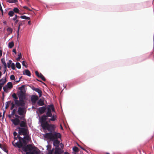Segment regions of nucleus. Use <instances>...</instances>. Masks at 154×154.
I'll return each mask as SVG.
<instances>
[{"label":"nucleus","mask_w":154,"mask_h":154,"mask_svg":"<svg viewBox=\"0 0 154 154\" xmlns=\"http://www.w3.org/2000/svg\"><path fill=\"white\" fill-rule=\"evenodd\" d=\"M17 2V0H13V3H16Z\"/></svg>","instance_id":"864d4df0"},{"label":"nucleus","mask_w":154,"mask_h":154,"mask_svg":"<svg viewBox=\"0 0 154 154\" xmlns=\"http://www.w3.org/2000/svg\"><path fill=\"white\" fill-rule=\"evenodd\" d=\"M18 57L17 59L18 61H19L20 59L22 58V55L21 53H20L18 55Z\"/></svg>","instance_id":"e433bc0d"},{"label":"nucleus","mask_w":154,"mask_h":154,"mask_svg":"<svg viewBox=\"0 0 154 154\" xmlns=\"http://www.w3.org/2000/svg\"><path fill=\"white\" fill-rule=\"evenodd\" d=\"M12 116H13V115H11H11H10V114L8 116V117L9 118H11V117Z\"/></svg>","instance_id":"6e6d98bb"},{"label":"nucleus","mask_w":154,"mask_h":154,"mask_svg":"<svg viewBox=\"0 0 154 154\" xmlns=\"http://www.w3.org/2000/svg\"><path fill=\"white\" fill-rule=\"evenodd\" d=\"M18 136H20V135L19 134L18 135L17 137H16V136L14 137V141H15V140H17V138H18L19 139V137H18Z\"/></svg>","instance_id":"49530a36"},{"label":"nucleus","mask_w":154,"mask_h":154,"mask_svg":"<svg viewBox=\"0 0 154 154\" xmlns=\"http://www.w3.org/2000/svg\"><path fill=\"white\" fill-rule=\"evenodd\" d=\"M46 109V108L45 107L42 106L39 108L38 110L41 114H42L45 112Z\"/></svg>","instance_id":"f8f14e48"},{"label":"nucleus","mask_w":154,"mask_h":154,"mask_svg":"<svg viewBox=\"0 0 154 154\" xmlns=\"http://www.w3.org/2000/svg\"><path fill=\"white\" fill-rule=\"evenodd\" d=\"M55 151H57V152L59 153L60 154L62 150L60 148L56 147L55 148Z\"/></svg>","instance_id":"c85d7f7f"},{"label":"nucleus","mask_w":154,"mask_h":154,"mask_svg":"<svg viewBox=\"0 0 154 154\" xmlns=\"http://www.w3.org/2000/svg\"><path fill=\"white\" fill-rule=\"evenodd\" d=\"M4 146H2L1 144L0 143V148L2 149Z\"/></svg>","instance_id":"69168bd1"},{"label":"nucleus","mask_w":154,"mask_h":154,"mask_svg":"<svg viewBox=\"0 0 154 154\" xmlns=\"http://www.w3.org/2000/svg\"><path fill=\"white\" fill-rule=\"evenodd\" d=\"M20 126L21 128H25L27 127V124L26 121H21L20 122Z\"/></svg>","instance_id":"ddd939ff"},{"label":"nucleus","mask_w":154,"mask_h":154,"mask_svg":"<svg viewBox=\"0 0 154 154\" xmlns=\"http://www.w3.org/2000/svg\"><path fill=\"white\" fill-rule=\"evenodd\" d=\"M15 116L16 117H17L16 118H17L18 119L20 117V116H18V115H15Z\"/></svg>","instance_id":"bf43d9fd"},{"label":"nucleus","mask_w":154,"mask_h":154,"mask_svg":"<svg viewBox=\"0 0 154 154\" xmlns=\"http://www.w3.org/2000/svg\"><path fill=\"white\" fill-rule=\"evenodd\" d=\"M19 118H20V119H21V120H24V117L23 116H21V117H20Z\"/></svg>","instance_id":"603ef678"},{"label":"nucleus","mask_w":154,"mask_h":154,"mask_svg":"<svg viewBox=\"0 0 154 154\" xmlns=\"http://www.w3.org/2000/svg\"><path fill=\"white\" fill-rule=\"evenodd\" d=\"M23 74L29 76H31V73L28 69H26L23 72Z\"/></svg>","instance_id":"2eb2a0df"},{"label":"nucleus","mask_w":154,"mask_h":154,"mask_svg":"<svg viewBox=\"0 0 154 154\" xmlns=\"http://www.w3.org/2000/svg\"><path fill=\"white\" fill-rule=\"evenodd\" d=\"M60 145L61 148L63 149L64 146L63 145L62 143H61L60 144Z\"/></svg>","instance_id":"8fccbe9b"},{"label":"nucleus","mask_w":154,"mask_h":154,"mask_svg":"<svg viewBox=\"0 0 154 154\" xmlns=\"http://www.w3.org/2000/svg\"><path fill=\"white\" fill-rule=\"evenodd\" d=\"M7 2L10 3H12L13 2V0H7Z\"/></svg>","instance_id":"de8ad7c7"},{"label":"nucleus","mask_w":154,"mask_h":154,"mask_svg":"<svg viewBox=\"0 0 154 154\" xmlns=\"http://www.w3.org/2000/svg\"><path fill=\"white\" fill-rule=\"evenodd\" d=\"M48 109H50L51 113L52 112H55V109L54 106L53 105H51L49 106V107Z\"/></svg>","instance_id":"6ab92c4d"},{"label":"nucleus","mask_w":154,"mask_h":154,"mask_svg":"<svg viewBox=\"0 0 154 154\" xmlns=\"http://www.w3.org/2000/svg\"><path fill=\"white\" fill-rule=\"evenodd\" d=\"M38 98L37 95H32L31 97V101L32 103H35L36 101L38 100Z\"/></svg>","instance_id":"9b49d317"},{"label":"nucleus","mask_w":154,"mask_h":154,"mask_svg":"<svg viewBox=\"0 0 154 154\" xmlns=\"http://www.w3.org/2000/svg\"><path fill=\"white\" fill-rule=\"evenodd\" d=\"M15 107V104L13 102L11 103V107L10 108L11 110H12Z\"/></svg>","instance_id":"ea45409f"},{"label":"nucleus","mask_w":154,"mask_h":154,"mask_svg":"<svg viewBox=\"0 0 154 154\" xmlns=\"http://www.w3.org/2000/svg\"><path fill=\"white\" fill-rule=\"evenodd\" d=\"M2 85H1L0 84V91H1V89H2Z\"/></svg>","instance_id":"0e129e2a"},{"label":"nucleus","mask_w":154,"mask_h":154,"mask_svg":"<svg viewBox=\"0 0 154 154\" xmlns=\"http://www.w3.org/2000/svg\"><path fill=\"white\" fill-rule=\"evenodd\" d=\"M11 121L15 125H18L20 122V120L17 118H15L14 119H12L11 120Z\"/></svg>","instance_id":"9d476101"},{"label":"nucleus","mask_w":154,"mask_h":154,"mask_svg":"<svg viewBox=\"0 0 154 154\" xmlns=\"http://www.w3.org/2000/svg\"><path fill=\"white\" fill-rule=\"evenodd\" d=\"M12 96L13 98H14L15 99V100H17V99L18 98L16 94L15 93H14L12 94Z\"/></svg>","instance_id":"58836bf2"},{"label":"nucleus","mask_w":154,"mask_h":154,"mask_svg":"<svg viewBox=\"0 0 154 154\" xmlns=\"http://www.w3.org/2000/svg\"><path fill=\"white\" fill-rule=\"evenodd\" d=\"M14 46V43L13 42H9L8 43V47L10 48H12Z\"/></svg>","instance_id":"a878e982"},{"label":"nucleus","mask_w":154,"mask_h":154,"mask_svg":"<svg viewBox=\"0 0 154 154\" xmlns=\"http://www.w3.org/2000/svg\"><path fill=\"white\" fill-rule=\"evenodd\" d=\"M78 146L80 148H81L83 150H85V149L83 147H82L81 146H80V145L78 144Z\"/></svg>","instance_id":"3c124183"},{"label":"nucleus","mask_w":154,"mask_h":154,"mask_svg":"<svg viewBox=\"0 0 154 154\" xmlns=\"http://www.w3.org/2000/svg\"><path fill=\"white\" fill-rule=\"evenodd\" d=\"M10 79L11 80H15V76H14L12 75L10 76Z\"/></svg>","instance_id":"79ce46f5"},{"label":"nucleus","mask_w":154,"mask_h":154,"mask_svg":"<svg viewBox=\"0 0 154 154\" xmlns=\"http://www.w3.org/2000/svg\"><path fill=\"white\" fill-rule=\"evenodd\" d=\"M15 104L18 106H23L24 105L25 103L24 100L20 99L19 100H14Z\"/></svg>","instance_id":"423d86ee"},{"label":"nucleus","mask_w":154,"mask_h":154,"mask_svg":"<svg viewBox=\"0 0 154 154\" xmlns=\"http://www.w3.org/2000/svg\"><path fill=\"white\" fill-rule=\"evenodd\" d=\"M13 11L16 13H18L19 11V10L17 8H14L13 10Z\"/></svg>","instance_id":"f704fd0d"},{"label":"nucleus","mask_w":154,"mask_h":154,"mask_svg":"<svg viewBox=\"0 0 154 154\" xmlns=\"http://www.w3.org/2000/svg\"><path fill=\"white\" fill-rule=\"evenodd\" d=\"M44 137L45 138L49 139L51 141H53L55 140L60 138L61 135L60 133L54 131L53 132L46 133L44 135Z\"/></svg>","instance_id":"f03ea898"},{"label":"nucleus","mask_w":154,"mask_h":154,"mask_svg":"<svg viewBox=\"0 0 154 154\" xmlns=\"http://www.w3.org/2000/svg\"><path fill=\"white\" fill-rule=\"evenodd\" d=\"M64 154H69L68 152H66L64 153Z\"/></svg>","instance_id":"774afa93"},{"label":"nucleus","mask_w":154,"mask_h":154,"mask_svg":"<svg viewBox=\"0 0 154 154\" xmlns=\"http://www.w3.org/2000/svg\"><path fill=\"white\" fill-rule=\"evenodd\" d=\"M24 112V108L23 107H19L18 108L17 112L18 114L20 116H23Z\"/></svg>","instance_id":"1a4fd4ad"},{"label":"nucleus","mask_w":154,"mask_h":154,"mask_svg":"<svg viewBox=\"0 0 154 154\" xmlns=\"http://www.w3.org/2000/svg\"><path fill=\"white\" fill-rule=\"evenodd\" d=\"M19 133L20 135H23L24 136L28 134V130L25 128L18 127Z\"/></svg>","instance_id":"39448f33"},{"label":"nucleus","mask_w":154,"mask_h":154,"mask_svg":"<svg viewBox=\"0 0 154 154\" xmlns=\"http://www.w3.org/2000/svg\"><path fill=\"white\" fill-rule=\"evenodd\" d=\"M19 141L17 142H14V141L12 142V144L15 147H17L20 148L24 145H26L27 143V142L23 138L20 136H18Z\"/></svg>","instance_id":"7ed1b4c3"},{"label":"nucleus","mask_w":154,"mask_h":154,"mask_svg":"<svg viewBox=\"0 0 154 154\" xmlns=\"http://www.w3.org/2000/svg\"><path fill=\"white\" fill-rule=\"evenodd\" d=\"M17 20V18H16V17H14L13 18V19H12V20H14V21H15V20Z\"/></svg>","instance_id":"052dcab7"},{"label":"nucleus","mask_w":154,"mask_h":154,"mask_svg":"<svg viewBox=\"0 0 154 154\" xmlns=\"http://www.w3.org/2000/svg\"><path fill=\"white\" fill-rule=\"evenodd\" d=\"M6 82V78L5 79H2L0 80V84L3 86Z\"/></svg>","instance_id":"f3484780"},{"label":"nucleus","mask_w":154,"mask_h":154,"mask_svg":"<svg viewBox=\"0 0 154 154\" xmlns=\"http://www.w3.org/2000/svg\"><path fill=\"white\" fill-rule=\"evenodd\" d=\"M16 110L15 109H14L13 110V111L11 112V115H15L16 112Z\"/></svg>","instance_id":"37998d69"},{"label":"nucleus","mask_w":154,"mask_h":154,"mask_svg":"<svg viewBox=\"0 0 154 154\" xmlns=\"http://www.w3.org/2000/svg\"><path fill=\"white\" fill-rule=\"evenodd\" d=\"M13 135L14 137L16 136L17 135V133L15 131H14L13 133Z\"/></svg>","instance_id":"09e8293b"},{"label":"nucleus","mask_w":154,"mask_h":154,"mask_svg":"<svg viewBox=\"0 0 154 154\" xmlns=\"http://www.w3.org/2000/svg\"><path fill=\"white\" fill-rule=\"evenodd\" d=\"M1 61L2 62V63L4 65V66L5 67V69L7 68V65L6 63H5V60L4 59H1Z\"/></svg>","instance_id":"5701e85b"},{"label":"nucleus","mask_w":154,"mask_h":154,"mask_svg":"<svg viewBox=\"0 0 154 154\" xmlns=\"http://www.w3.org/2000/svg\"><path fill=\"white\" fill-rule=\"evenodd\" d=\"M11 103V101H8L6 102V106H5V109H7L9 107L10 103Z\"/></svg>","instance_id":"c756f323"},{"label":"nucleus","mask_w":154,"mask_h":154,"mask_svg":"<svg viewBox=\"0 0 154 154\" xmlns=\"http://www.w3.org/2000/svg\"><path fill=\"white\" fill-rule=\"evenodd\" d=\"M7 30L8 32H9L10 33H11L12 32L13 29L11 28L8 27L7 29Z\"/></svg>","instance_id":"4c0bfd02"},{"label":"nucleus","mask_w":154,"mask_h":154,"mask_svg":"<svg viewBox=\"0 0 154 154\" xmlns=\"http://www.w3.org/2000/svg\"><path fill=\"white\" fill-rule=\"evenodd\" d=\"M46 125H44L42 128L44 130H47L50 132H53L55 131L56 128L55 125L52 124H49L48 123H46Z\"/></svg>","instance_id":"20e7f679"},{"label":"nucleus","mask_w":154,"mask_h":154,"mask_svg":"<svg viewBox=\"0 0 154 154\" xmlns=\"http://www.w3.org/2000/svg\"><path fill=\"white\" fill-rule=\"evenodd\" d=\"M37 104L38 106H42L44 105V103L43 101L41 99H40L37 102Z\"/></svg>","instance_id":"a211bd4d"},{"label":"nucleus","mask_w":154,"mask_h":154,"mask_svg":"<svg viewBox=\"0 0 154 154\" xmlns=\"http://www.w3.org/2000/svg\"><path fill=\"white\" fill-rule=\"evenodd\" d=\"M26 147L27 148L28 150L30 151L31 149H33V147L31 144L26 145Z\"/></svg>","instance_id":"4be33fe9"},{"label":"nucleus","mask_w":154,"mask_h":154,"mask_svg":"<svg viewBox=\"0 0 154 154\" xmlns=\"http://www.w3.org/2000/svg\"><path fill=\"white\" fill-rule=\"evenodd\" d=\"M18 24H19V26H18V30H17V31L18 35H19V29H20V27L21 26H22L23 25V23H22V21H20L18 23Z\"/></svg>","instance_id":"aec40b11"},{"label":"nucleus","mask_w":154,"mask_h":154,"mask_svg":"<svg viewBox=\"0 0 154 154\" xmlns=\"http://www.w3.org/2000/svg\"><path fill=\"white\" fill-rule=\"evenodd\" d=\"M20 17L22 19H26L27 20H30V18L29 17H26L25 15L21 16Z\"/></svg>","instance_id":"393cba45"},{"label":"nucleus","mask_w":154,"mask_h":154,"mask_svg":"<svg viewBox=\"0 0 154 154\" xmlns=\"http://www.w3.org/2000/svg\"><path fill=\"white\" fill-rule=\"evenodd\" d=\"M25 136L24 137L23 139L26 141V140L29 141L30 139V137L28 135V134L26 135H25Z\"/></svg>","instance_id":"b1692460"},{"label":"nucleus","mask_w":154,"mask_h":154,"mask_svg":"<svg viewBox=\"0 0 154 154\" xmlns=\"http://www.w3.org/2000/svg\"><path fill=\"white\" fill-rule=\"evenodd\" d=\"M16 66L17 68L20 69L21 68L20 63L19 62H17L16 63Z\"/></svg>","instance_id":"473e14b6"},{"label":"nucleus","mask_w":154,"mask_h":154,"mask_svg":"<svg viewBox=\"0 0 154 154\" xmlns=\"http://www.w3.org/2000/svg\"><path fill=\"white\" fill-rule=\"evenodd\" d=\"M18 21H19V20H15V24H17L18 23Z\"/></svg>","instance_id":"680f3d73"},{"label":"nucleus","mask_w":154,"mask_h":154,"mask_svg":"<svg viewBox=\"0 0 154 154\" xmlns=\"http://www.w3.org/2000/svg\"><path fill=\"white\" fill-rule=\"evenodd\" d=\"M34 153H37V152L35 150H33V152L29 151V152H26V154H34Z\"/></svg>","instance_id":"2f4dec72"},{"label":"nucleus","mask_w":154,"mask_h":154,"mask_svg":"<svg viewBox=\"0 0 154 154\" xmlns=\"http://www.w3.org/2000/svg\"><path fill=\"white\" fill-rule=\"evenodd\" d=\"M57 117L55 114L52 115L51 113L50 109H47V112L46 113V115H43L41 117L40 121L41 123V126L43 127L44 125H45L46 123H48L47 120L48 119L49 122L51 121H54L56 120Z\"/></svg>","instance_id":"f257e3e1"},{"label":"nucleus","mask_w":154,"mask_h":154,"mask_svg":"<svg viewBox=\"0 0 154 154\" xmlns=\"http://www.w3.org/2000/svg\"><path fill=\"white\" fill-rule=\"evenodd\" d=\"M72 149L73 151L76 152H77L79 151L78 148L76 146H74L73 147Z\"/></svg>","instance_id":"cd10ccee"},{"label":"nucleus","mask_w":154,"mask_h":154,"mask_svg":"<svg viewBox=\"0 0 154 154\" xmlns=\"http://www.w3.org/2000/svg\"><path fill=\"white\" fill-rule=\"evenodd\" d=\"M8 87L7 86V85H5V86L3 87V89L4 90V91L5 92H6L7 91Z\"/></svg>","instance_id":"a18cd8bd"},{"label":"nucleus","mask_w":154,"mask_h":154,"mask_svg":"<svg viewBox=\"0 0 154 154\" xmlns=\"http://www.w3.org/2000/svg\"><path fill=\"white\" fill-rule=\"evenodd\" d=\"M2 55V51L1 50H0V57Z\"/></svg>","instance_id":"4d7b16f0"},{"label":"nucleus","mask_w":154,"mask_h":154,"mask_svg":"<svg viewBox=\"0 0 154 154\" xmlns=\"http://www.w3.org/2000/svg\"><path fill=\"white\" fill-rule=\"evenodd\" d=\"M28 24L29 25H30V24H31V21H29L28 22Z\"/></svg>","instance_id":"338daca9"},{"label":"nucleus","mask_w":154,"mask_h":154,"mask_svg":"<svg viewBox=\"0 0 154 154\" xmlns=\"http://www.w3.org/2000/svg\"><path fill=\"white\" fill-rule=\"evenodd\" d=\"M26 145H24L22 147V148L23 151L25 152H26L28 151V150L26 147Z\"/></svg>","instance_id":"c9c22d12"},{"label":"nucleus","mask_w":154,"mask_h":154,"mask_svg":"<svg viewBox=\"0 0 154 154\" xmlns=\"http://www.w3.org/2000/svg\"><path fill=\"white\" fill-rule=\"evenodd\" d=\"M14 12L13 11H10L8 14V15L10 17H13L14 16Z\"/></svg>","instance_id":"bb28decb"},{"label":"nucleus","mask_w":154,"mask_h":154,"mask_svg":"<svg viewBox=\"0 0 154 154\" xmlns=\"http://www.w3.org/2000/svg\"><path fill=\"white\" fill-rule=\"evenodd\" d=\"M54 154H60L59 153L57 152V151H55Z\"/></svg>","instance_id":"e2e57ef3"},{"label":"nucleus","mask_w":154,"mask_h":154,"mask_svg":"<svg viewBox=\"0 0 154 154\" xmlns=\"http://www.w3.org/2000/svg\"><path fill=\"white\" fill-rule=\"evenodd\" d=\"M23 8H25V9L29 10V9L28 7H26V6H23Z\"/></svg>","instance_id":"5fc2aeb1"},{"label":"nucleus","mask_w":154,"mask_h":154,"mask_svg":"<svg viewBox=\"0 0 154 154\" xmlns=\"http://www.w3.org/2000/svg\"><path fill=\"white\" fill-rule=\"evenodd\" d=\"M35 73L36 75L39 78H40L41 79L44 81H46V79L44 76L41 73H39L38 71H35Z\"/></svg>","instance_id":"6e6552de"},{"label":"nucleus","mask_w":154,"mask_h":154,"mask_svg":"<svg viewBox=\"0 0 154 154\" xmlns=\"http://www.w3.org/2000/svg\"><path fill=\"white\" fill-rule=\"evenodd\" d=\"M18 95L20 99L24 100L25 97V94L21 89L18 93Z\"/></svg>","instance_id":"0eeeda50"},{"label":"nucleus","mask_w":154,"mask_h":154,"mask_svg":"<svg viewBox=\"0 0 154 154\" xmlns=\"http://www.w3.org/2000/svg\"><path fill=\"white\" fill-rule=\"evenodd\" d=\"M11 68L12 69L14 70L15 69V64L14 63H11Z\"/></svg>","instance_id":"a19ab883"},{"label":"nucleus","mask_w":154,"mask_h":154,"mask_svg":"<svg viewBox=\"0 0 154 154\" xmlns=\"http://www.w3.org/2000/svg\"><path fill=\"white\" fill-rule=\"evenodd\" d=\"M53 141V145L54 146L58 147L59 146L60 141L58 139L55 140Z\"/></svg>","instance_id":"4468645a"},{"label":"nucleus","mask_w":154,"mask_h":154,"mask_svg":"<svg viewBox=\"0 0 154 154\" xmlns=\"http://www.w3.org/2000/svg\"><path fill=\"white\" fill-rule=\"evenodd\" d=\"M33 90L35 91L36 92H38L40 96H41L42 95V91L41 90L38 88H34Z\"/></svg>","instance_id":"dca6fc26"},{"label":"nucleus","mask_w":154,"mask_h":154,"mask_svg":"<svg viewBox=\"0 0 154 154\" xmlns=\"http://www.w3.org/2000/svg\"><path fill=\"white\" fill-rule=\"evenodd\" d=\"M12 61L11 60H9L8 62L7 63L8 65V68H10L11 67V65Z\"/></svg>","instance_id":"72a5a7b5"},{"label":"nucleus","mask_w":154,"mask_h":154,"mask_svg":"<svg viewBox=\"0 0 154 154\" xmlns=\"http://www.w3.org/2000/svg\"><path fill=\"white\" fill-rule=\"evenodd\" d=\"M4 151L6 152L7 154L8 153V151L6 148V147L5 146H3L2 149Z\"/></svg>","instance_id":"7c9ffc66"},{"label":"nucleus","mask_w":154,"mask_h":154,"mask_svg":"<svg viewBox=\"0 0 154 154\" xmlns=\"http://www.w3.org/2000/svg\"><path fill=\"white\" fill-rule=\"evenodd\" d=\"M7 87L10 89L12 88L13 87V85L11 82H8V83L7 85H6Z\"/></svg>","instance_id":"412c9836"},{"label":"nucleus","mask_w":154,"mask_h":154,"mask_svg":"<svg viewBox=\"0 0 154 154\" xmlns=\"http://www.w3.org/2000/svg\"><path fill=\"white\" fill-rule=\"evenodd\" d=\"M13 52H14L15 54H16V50L15 49H13Z\"/></svg>","instance_id":"13d9d810"},{"label":"nucleus","mask_w":154,"mask_h":154,"mask_svg":"<svg viewBox=\"0 0 154 154\" xmlns=\"http://www.w3.org/2000/svg\"><path fill=\"white\" fill-rule=\"evenodd\" d=\"M26 62L24 61H22V65L25 66L26 67H27V66H26Z\"/></svg>","instance_id":"c03bdc74"}]
</instances>
